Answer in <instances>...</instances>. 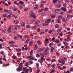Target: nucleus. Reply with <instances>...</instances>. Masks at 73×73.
Returning a JSON list of instances; mask_svg holds the SVG:
<instances>
[{
  "mask_svg": "<svg viewBox=\"0 0 73 73\" xmlns=\"http://www.w3.org/2000/svg\"><path fill=\"white\" fill-rule=\"evenodd\" d=\"M27 69V68L26 67H24L23 68V70L24 72H25V70H26Z\"/></svg>",
  "mask_w": 73,
  "mask_h": 73,
  "instance_id": "20",
  "label": "nucleus"
},
{
  "mask_svg": "<svg viewBox=\"0 0 73 73\" xmlns=\"http://www.w3.org/2000/svg\"><path fill=\"white\" fill-rule=\"evenodd\" d=\"M18 68H17V71L19 72H20V71H22V68H23V66H18Z\"/></svg>",
  "mask_w": 73,
  "mask_h": 73,
  "instance_id": "2",
  "label": "nucleus"
},
{
  "mask_svg": "<svg viewBox=\"0 0 73 73\" xmlns=\"http://www.w3.org/2000/svg\"><path fill=\"white\" fill-rule=\"evenodd\" d=\"M14 2L15 4H17V1H14Z\"/></svg>",
  "mask_w": 73,
  "mask_h": 73,
  "instance_id": "61",
  "label": "nucleus"
},
{
  "mask_svg": "<svg viewBox=\"0 0 73 73\" xmlns=\"http://www.w3.org/2000/svg\"><path fill=\"white\" fill-rule=\"evenodd\" d=\"M41 3L43 4H45V3H46V1H42Z\"/></svg>",
  "mask_w": 73,
  "mask_h": 73,
  "instance_id": "56",
  "label": "nucleus"
},
{
  "mask_svg": "<svg viewBox=\"0 0 73 73\" xmlns=\"http://www.w3.org/2000/svg\"><path fill=\"white\" fill-rule=\"evenodd\" d=\"M29 71L30 72H32V68L31 67H29Z\"/></svg>",
  "mask_w": 73,
  "mask_h": 73,
  "instance_id": "35",
  "label": "nucleus"
},
{
  "mask_svg": "<svg viewBox=\"0 0 73 73\" xmlns=\"http://www.w3.org/2000/svg\"><path fill=\"white\" fill-rule=\"evenodd\" d=\"M26 28H31V26L29 25H28L26 26Z\"/></svg>",
  "mask_w": 73,
  "mask_h": 73,
  "instance_id": "44",
  "label": "nucleus"
},
{
  "mask_svg": "<svg viewBox=\"0 0 73 73\" xmlns=\"http://www.w3.org/2000/svg\"><path fill=\"white\" fill-rule=\"evenodd\" d=\"M17 38H18V37H17V36H15L13 38L14 40H16V39H17Z\"/></svg>",
  "mask_w": 73,
  "mask_h": 73,
  "instance_id": "24",
  "label": "nucleus"
},
{
  "mask_svg": "<svg viewBox=\"0 0 73 73\" xmlns=\"http://www.w3.org/2000/svg\"><path fill=\"white\" fill-rule=\"evenodd\" d=\"M36 57H38V58L40 57V54H39L38 53L36 54Z\"/></svg>",
  "mask_w": 73,
  "mask_h": 73,
  "instance_id": "22",
  "label": "nucleus"
},
{
  "mask_svg": "<svg viewBox=\"0 0 73 73\" xmlns=\"http://www.w3.org/2000/svg\"><path fill=\"white\" fill-rule=\"evenodd\" d=\"M1 54H2V55H4V54H4V52L3 51H2V52H1Z\"/></svg>",
  "mask_w": 73,
  "mask_h": 73,
  "instance_id": "58",
  "label": "nucleus"
},
{
  "mask_svg": "<svg viewBox=\"0 0 73 73\" xmlns=\"http://www.w3.org/2000/svg\"><path fill=\"white\" fill-rule=\"evenodd\" d=\"M4 11L5 12H8V11L7 9H4Z\"/></svg>",
  "mask_w": 73,
  "mask_h": 73,
  "instance_id": "49",
  "label": "nucleus"
},
{
  "mask_svg": "<svg viewBox=\"0 0 73 73\" xmlns=\"http://www.w3.org/2000/svg\"><path fill=\"white\" fill-rule=\"evenodd\" d=\"M50 21H51V19H49L46 20V21L45 22V23L47 24H49L50 23Z\"/></svg>",
  "mask_w": 73,
  "mask_h": 73,
  "instance_id": "3",
  "label": "nucleus"
},
{
  "mask_svg": "<svg viewBox=\"0 0 73 73\" xmlns=\"http://www.w3.org/2000/svg\"><path fill=\"white\" fill-rule=\"evenodd\" d=\"M63 6L64 7H66V4L65 3H63Z\"/></svg>",
  "mask_w": 73,
  "mask_h": 73,
  "instance_id": "54",
  "label": "nucleus"
},
{
  "mask_svg": "<svg viewBox=\"0 0 73 73\" xmlns=\"http://www.w3.org/2000/svg\"><path fill=\"white\" fill-rule=\"evenodd\" d=\"M8 32L9 33H10L11 32V28H9L8 29Z\"/></svg>",
  "mask_w": 73,
  "mask_h": 73,
  "instance_id": "17",
  "label": "nucleus"
},
{
  "mask_svg": "<svg viewBox=\"0 0 73 73\" xmlns=\"http://www.w3.org/2000/svg\"><path fill=\"white\" fill-rule=\"evenodd\" d=\"M33 42L32 41H30L29 43V46H31L32 44H33Z\"/></svg>",
  "mask_w": 73,
  "mask_h": 73,
  "instance_id": "10",
  "label": "nucleus"
},
{
  "mask_svg": "<svg viewBox=\"0 0 73 73\" xmlns=\"http://www.w3.org/2000/svg\"><path fill=\"white\" fill-rule=\"evenodd\" d=\"M60 63H62V65H65V61L64 60H63L62 61H60Z\"/></svg>",
  "mask_w": 73,
  "mask_h": 73,
  "instance_id": "9",
  "label": "nucleus"
},
{
  "mask_svg": "<svg viewBox=\"0 0 73 73\" xmlns=\"http://www.w3.org/2000/svg\"><path fill=\"white\" fill-rule=\"evenodd\" d=\"M53 44V43L52 42V43H50L49 44V46H52Z\"/></svg>",
  "mask_w": 73,
  "mask_h": 73,
  "instance_id": "39",
  "label": "nucleus"
},
{
  "mask_svg": "<svg viewBox=\"0 0 73 73\" xmlns=\"http://www.w3.org/2000/svg\"><path fill=\"white\" fill-rule=\"evenodd\" d=\"M17 56H20L21 54V52L20 53H17Z\"/></svg>",
  "mask_w": 73,
  "mask_h": 73,
  "instance_id": "45",
  "label": "nucleus"
},
{
  "mask_svg": "<svg viewBox=\"0 0 73 73\" xmlns=\"http://www.w3.org/2000/svg\"><path fill=\"white\" fill-rule=\"evenodd\" d=\"M52 68L53 69H54V68H55V67H54V64H52Z\"/></svg>",
  "mask_w": 73,
  "mask_h": 73,
  "instance_id": "57",
  "label": "nucleus"
},
{
  "mask_svg": "<svg viewBox=\"0 0 73 73\" xmlns=\"http://www.w3.org/2000/svg\"><path fill=\"white\" fill-rule=\"evenodd\" d=\"M8 12H9V13L11 15H12V11H10Z\"/></svg>",
  "mask_w": 73,
  "mask_h": 73,
  "instance_id": "52",
  "label": "nucleus"
},
{
  "mask_svg": "<svg viewBox=\"0 0 73 73\" xmlns=\"http://www.w3.org/2000/svg\"><path fill=\"white\" fill-rule=\"evenodd\" d=\"M12 16L13 17H14V19H16L17 18V16L15 15L14 14L12 15Z\"/></svg>",
  "mask_w": 73,
  "mask_h": 73,
  "instance_id": "21",
  "label": "nucleus"
},
{
  "mask_svg": "<svg viewBox=\"0 0 73 73\" xmlns=\"http://www.w3.org/2000/svg\"><path fill=\"white\" fill-rule=\"evenodd\" d=\"M32 55H31L30 56H29L27 57V59H28V58H30L31 59V58H32Z\"/></svg>",
  "mask_w": 73,
  "mask_h": 73,
  "instance_id": "40",
  "label": "nucleus"
},
{
  "mask_svg": "<svg viewBox=\"0 0 73 73\" xmlns=\"http://www.w3.org/2000/svg\"><path fill=\"white\" fill-rule=\"evenodd\" d=\"M35 26H32V27H31V28H32L33 29H36V28H37V27H38V25H35Z\"/></svg>",
  "mask_w": 73,
  "mask_h": 73,
  "instance_id": "5",
  "label": "nucleus"
},
{
  "mask_svg": "<svg viewBox=\"0 0 73 73\" xmlns=\"http://www.w3.org/2000/svg\"><path fill=\"white\" fill-rule=\"evenodd\" d=\"M63 44L65 46H66L67 45H68V43L67 42L65 41L64 42H63Z\"/></svg>",
  "mask_w": 73,
  "mask_h": 73,
  "instance_id": "6",
  "label": "nucleus"
},
{
  "mask_svg": "<svg viewBox=\"0 0 73 73\" xmlns=\"http://www.w3.org/2000/svg\"><path fill=\"white\" fill-rule=\"evenodd\" d=\"M30 63V64L31 65H32V64L33 63V62L31 60L30 61H29Z\"/></svg>",
  "mask_w": 73,
  "mask_h": 73,
  "instance_id": "50",
  "label": "nucleus"
},
{
  "mask_svg": "<svg viewBox=\"0 0 73 73\" xmlns=\"http://www.w3.org/2000/svg\"><path fill=\"white\" fill-rule=\"evenodd\" d=\"M25 38H30V37L28 35H26L24 37Z\"/></svg>",
  "mask_w": 73,
  "mask_h": 73,
  "instance_id": "13",
  "label": "nucleus"
},
{
  "mask_svg": "<svg viewBox=\"0 0 73 73\" xmlns=\"http://www.w3.org/2000/svg\"><path fill=\"white\" fill-rule=\"evenodd\" d=\"M33 54V50H31V52L30 53V55H32Z\"/></svg>",
  "mask_w": 73,
  "mask_h": 73,
  "instance_id": "47",
  "label": "nucleus"
},
{
  "mask_svg": "<svg viewBox=\"0 0 73 73\" xmlns=\"http://www.w3.org/2000/svg\"><path fill=\"white\" fill-rule=\"evenodd\" d=\"M59 27V25H55V28H58Z\"/></svg>",
  "mask_w": 73,
  "mask_h": 73,
  "instance_id": "37",
  "label": "nucleus"
},
{
  "mask_svg": "<svg viewBox=\"0 0 73 73\" xmlns=\"http://www.w3.org/2000/svg\"><path fill=\"white\" fill-rule=\"evenodd\" d=\"M29 41H30V39L29 38L27 39V40L26 41L25 43H28V42H29Z\"/></svg>",
  "mask_w": 73,
  "mask_h": 73,
  "instance_id": "15",
  "label": "nucleus"
},
{
  "mask_svg": "<svg viewBox=\"0 0 73 73\" xmlns=\"http://www.w3.org/2000/svg\"><path fill=\"white\" fill-rule=\"evenodd\" d=\"M43 10H44V9H42L41 10H40L38 11V12L39 13H40V12H42Z\"/></svg>",
  "mask_w": 73,
  "mask_h": 73,
  "instance_id": "27",
  "label": "nucleus"
},
{
  "mask_svg": "<svg viewBox=\"0 0 73 73\" xmlns=\"http://www.w3.org/2000/svg\"><path fill=\"white\" fill-rule=\"evenodd\" d=\"M44 49V48H39L38 50V52H41V51H43Z\"/></svg>",
  "mask_w": 73,
  "mask_h": 73,
  "instance_id": "4",
  "label": "nucleus"
},
{
  "mask_svg": "<svg viewBox=\"0 0 73 73\" xmlns=\"http://www.w3.org/2000/svg\"><path fill=\"white\" fill-rule=\"evenodd\" d=\"M46 14H45L44 13H43V14H42V16H46Z\"/></svg>",
  "mask_w": 73,
  "mask_h": 73,
  "instance_id": "59",
  "label": "nucleus"
},
{
  "mask_svg": "<svg viewBox=\"0 0 73 73\" xmlns=\"http://www.w3.org/2000/svg\"><path fill=\"white\" fill-rule=\"evenodd\" d=\"M19 3L20 4H22V5H23V6H25V4H24V3L23 1H20L19 2Z\"/></svg>",
  "mask_w": 73,
  "mask_h": 73,
  "instance_id": "7",
  "label": "nucleus"
},
{
  "mask_svg": "<svg viewBox=\"0 0 73 73\" xmlns=\"http://www.w3.org/2000/svg\"><path fill=\"white\" fill-rule=\"evenodd\" d=\"M18 9L17 8H15L13 9V11H17L18 10Z\"/></svg>",
  "mask_w": 73,
  "mask_h": 73,
  "instance_id": "48",
  "label": "nucleus"
},
{
  "mask_svg": "<svg viewBox=\"0 0 73 73\" xmlns=\"http://www.w3.org/2000/svg\"><path fill=\"white\" fill-rule=\"evenodd\" d=\"M52 60L50 58H48V59H46V61H51V60Z\"/></svg>",
  "mask_w": 73,
  "mask_h": 73,
  "instance_id": "23",
  "label": "nucleus"
},
{
  "mask_svg": "<svg viewBox=\"0 0 73 73\" xmlns=\"http://www.w3.org/2000/svg\"><path fill=\"white\" fill-rule=\"evenodd\" d=\"M53 2L54 3H56V2H57V0H53Z\"/></svg>",
  "mask_w": 73,
  "mask_h": 73,
  "instance_id": "63",
  "label": "nucleus"
},
{
  "mask_svg": "<svg viewBox=\"0 0 73 73\" xmlns=\"http://www.w3.org/2000/svg\"><path fill=\"white\" fill-rule=\"evenodd\" d=\"M51 52H53L54 50V48L53 47H51Z\"/></svg>",
  "mask_w": 73,
  "mask_h": 73,
  "instance_id": "41",
  "label": "nucleus"
},
{
  "mask_svg": "<svg viewBox=\"0 0 73 73\" xmlns=\"http://www.w3.org/2000/svg\"><path fill=\"white\" fill-rule=\"evenodd\" d=\"M15 42L13 41H11L9 42V44H15Z\"/></svg>",
  "mask_w": 73,
  "mask_h": 73,
  "instance_id": "8",
  "label": "nucleus"
},
{
  "mask_svg": "<svg viewBox=\"0 0 73 73\" xmlns=\"http://www.w3.org/2000/svg\"><path fill=\"white\" fill-rule=\"evenodd\" d=\"M62 20L63 21H66V20H65V19L64 17L62 19Z\"/></svg>",
  "mask_w": 73,
  "mask_h": 73,
  "instance_id": "32",
  "label": "nucleus"
},
{
  "mask_svg": "<svg viewBox=\"0 0 73 73\" xmlns=\"http://www.w3.org/2000/svg\"><path fill=\"white\" fill-rule=\"evenodd\" d=\"M61 5L60 4L59 5H57L56 7H57V8H60V7H61Z\"/></svg>",
  "mask_w": 73,
  "mask_h": 73,
  "instance_id": "25",
  "label": "nucleus"
},
{
  "mask_svg": "<svg viewBox=\"0 0 73 73\" xmlns=\"http://www.w3.org/2000/svg\"><path fill=\"white\" fill-rule=\"evenodd\" d=\"M25 11H28V8H26L24 9Z\"/></svg>",
  "mask_w": 73,
  "mask_h": 73,
  "instance_id": "60",
  "label": "nucleus"
},
{
  "mask_svg": "<svg viewBox=\"0 0 73 73\" xmlns=\"http://www.w3.org/2000/svg\"><path fill=\"white\" fill-rule=\"evenodd\" d=\"M17 29V26H16V25L15 26V28L14 29V30H16V29Z\"/></svg>",
  "mask_w": 73,
  "mask_h": 73,
  "instance_id": "62",
  "label": "nucleus"
},
{
  "mask_svg": "<svg viewBox=\"0 0 73 73\" xmlns=\"http://www.w3.org/2000/svg\"><path fill=\"white\" fill-rule=\"evenodd\" d=\"M57 22H58V23H61V21L59 19H57L56 20Z\"/></svg>",
  "mask_w": 73,
  "mask_h": 73,
  "instance_id": "18",
  "label": "nucleus"
},
{
  "mask_svg": "<svg viewBox=\"0 0 73 73\" xmlns=\"http://www.w3.org/2000/svg\"><path fill=\"white\" fill-rule=\"evenodd\" d=\"M25 23L24 22H22L21 24L22 27H24V26H25Z\"/></svg>",
  "mask_w": 73,
  "mask_h": 73,
  "instance_id": "31",
  "label": "nucleus"
},
{
  "mask_svg": "<svg viewBox=\"0 0 73 73\" xmlns=\"http://www.w3.org/2000/svg\"><path fill=\"white\" fill-rule=\"evenodd\" d=\"M37 43H38V45H41V42H40V41H38Z\"/></svg>",
  "mask_w": 73,
  "mask_h": 73,
  "instance_id": "26",
  "label": "nucleus"
},
{
  "mask_svg": "<svg viewBox=\"0 0 73 73\" xmlns=\"http://www.w3.org/2000/svg\"><path fill=\"white\" fill-rule=\"evenodd\" d=\"M65 46L66 49H69V47L68 46V45Z\"/></svg>",
  "mask_w": 73,
  "mask_h": 73,
  "instance_id": "42",
  "label": "nucleus"
},
{
  "mask_svg": "<svg viewBox=\"0 0 73 73\" xmlns=\"http://www.w3.org/2000/svg\"><path fill=\"white\" fill-rule=\"evenodd\" d=\"M16 51L17 52H20V51H21V50L20 48L17 49L16 50Z\"/></svg>",
  "mask_w": 73,
  "mask_h": 73,
  "instance_id": "30",
  "label": "nucleus"
},
{
  "mask_svg": "<svg viewBox=\"0 0 73 73\" xmlns=\"http://www.w3.org/2000/svg\"><path fill=\"white\" fill-rule=\"evenodd\" d=\"M55 71V70L54 69H53L52 71H51V72H50V73H54Z\"/></svg>",
  "mask_w": 73,
  "mask_h": 73,
  "instance_id": "43",
  "label": "nucleus"
},
{
  "mask_svg": "<svg viewBox=\"0 0 73 73\" xmlns=\"http://www.w3.org/2000/svg\"><path fill=\"white\" fill-rule=\"evenodd\" d=\"M58 68L60 69V70H62V68H61V67L60 66H58Z\"/></svg>",
  "mask_w": 73,
  "mask_h": 73,
  "instance_id": "46",
  "label": "nucleus"
},
{
  "mask_svg": "<svg viewBox=\"0 0 73 73\" xmlns=\"http://www.w3.org/2000/svg\"><path fill=\"white\" fill-rule=\"evenodd\" d=\"M40 54L42 57H45V55H44V54L42 53H40Z\"/></svg>",
  "mask_w": 73,
  "mask_h": 73,
  "instance_id": "38",
  "label": "nucleus"
},
{
  "mask_svg": "<svg viewBox=\"0 0 73 73\" xmlns=\"http://www.w3.org/2000/svg\"><path fill=\"white\" fill-rule=\"evenodd\" d=\"M40 31H41V29H40L38 28L37 29V31L38 32H40Z\"/></svg>",
  "mask_w": 73,
  "mask_h": 73,
  "instance_id": "36",
  "label": "nucleus"
},
{
  "mask_svg": "<svg viewBox=\"0 0 73 73\" xmlns=\"http://www.w3.org/2000/svg\"><path fill=\"white\" fill-rule=\"evenodd\" d=\"M62 16H59V17H58V19H61L62 18Z\"/></svg>",
  "mask_w": 73,
  "mask_h": 73,
  "instance_id": "34",
  "label": "nucleus"
},
{
  "mask_svg": "<svg viewBox=\"0 0 73 73\" xmlns=\"http://www.w3.org/2000/svg\"><path fill=\"white\" fill-rule=\"evenodd\" d=\"M40 23V21H36L35 22V24H38V23Z\"/></svg>",
  "mask_w": 73,
  "mask_h": 73,
  "instance_id": "51",
  "label": "nucleus"
},
{
  "mask_svg": "<svg viewBox=\"0 0 73 73\" xmlns=\"http://www.w3.org/2000/svg\"><path fill=\"white\" fill-rule=\"evenodd\" d=\"M28 65H29V63H28V62H27L25 63V66H27V67L28 68L29 67V66H28Z\"/></svg>",
  "mask_w": 73,
  "mask_h": 73,
  "instance_id": "11",
  "label": "nucleus"
},
{
  "mask_svg": "<svg viewBox=\"0 0 73 73\" xmlns=\"http://www.w3.org/2000/svg\"><path fill=\"white\" fill-rule=\"evenodd\" d=\"M53 32V30H51L48 31L49 33L51 34Z\"/></svg>",
  "mask_w": 73,
  "mask_h": 73,
  "instance_id": "28",
  "label": "nucleus"
},
{
  "mask_svg": "<svg viewBox=\"0 0 73 73\" xmlns=\"http://www.w3.org/2000/svg\"><path fill=\"white\" fill-rule=\"evenodd\" d=\"M55 42L56 43H58V42H60V40L58 39H56L55 41Z\"/></svg>",
  "mask_w": 73,
  "mask_h": 73,
  "instance_id": "29",
  "label": "nucleus"
},
{
  "mask_svg": "<svg viewBox=\"0 0 73 73\" xmlns=\"http://www.w3.org/2000/svg\"><path fill=\"white\" fill-rule=\"evenodd\" d=\"M49 50V48L48 47H46L45 48V52H48Z\"/></svg>",
  "mask_w": 73,
  "mask_h": 73,
  "instance_id": "19",
  "label": "nucleus"
},
{
  "mask_svg": "<svg viewBox=\"0 0 73 73\" xmlns=\"http://www.w3.org/2000/svg\"><path fill=\"white\" fill-rule=\"evenodd\" d=\"M31 17H33L34 19H36V16H35V14L33 13V11H31Z\"/></svg>",
  "mask_w": 73,
  "mask_h": 73,
  "instance_id": "1",
  "label": "nucleus"
},
{
  "mask_svg": "<svg viewBox=\"0 0 73 73\" xmlns=\"http://www.w3.org/2000/svg\"><path fill=\"white\" fill-rule=\"evenodd\" d=\"M62 9L64 12H66V7H62Z\"/></svg>",
  "mask_w": 73,
  "mask_h": 73,
  "instance_id": "12",
  "label": "nucleus"
},
{
  "mask_svg": "<svg viewBox=\"0 0 73 73\" xmlns=\"http://www.w3.org/2000/svg\"><path fill=\"white\" fill-rule=\"evenodd\" d=\"M40 59L42 61H43V60H45V59H44V58H43V57H41Z\"/></svg>",
  "mask_w": 73,
  "mask_h": 73,
  "instance_id": "33",
  "label": "nucleus"
},
{
  "mask_svg": "<svg viewBox=\"0 0 73 73\" xmlns=\"http://www.w3.org/2000/svg\"><path fill=\"white\" fill-rule=\"evenodd\" d=\"M43 26H45V27H47V26H48V24H43Z\"/></svg>",
  "mask_w": 73,
  "mask_h": 73,
  "instance_id": "55",
  "label": "nucleus"
},
{
  "mask_svg": "<svg viewBox=\"0 0 73 73\" xmlns=\"http://www.w3.org/2000/svg\"><path fill=\"white\" fill-rule=\"evenodd\" d=\"M69 12L71 13H72V9L70 10Z\"/></svg>",
  "mask_w": 73,
  "mask_h": 73,
  "instance_id": "64",
  "label": "nucleus"
},
{
  "mask_svg": "<svg viewBox=\"0 0 73 73\" xmlns=\"http://www.w3.org/2000/svg\"><path fill=\"white\" fill-rule=\"evenodd\" d=\"M38 62H40L41 65H42V62H43V60H42L41 59H39L38 60Z\"/></svg>",
  "mask_w": 73,
  "mask_h": 73,
  "instance_id": "14",
  "label": "nucleus"
},
{
  "mask_svg": "<svg viewBox=\"0 0 73 73\" xmlns=\"http://www.w3.org/2000/svg\"><path fill=\"white\" fill-rule=\"evenodd\" d=\"M17 36H18V37H20V38H22L23 37L22 36L20 35H19V34L17 35Z\"/></svg>",
  "mask_w": 73,
  "mask_h": 73,
  "instance_id": "16",
  "label": "nucleus"
},
{
  "mask_svg": "<svg viewBox=\"0 0 73 73\" xmlns=\"http://www.w3.org/2000/svg\"><path fill=\"white\" fill-rule=\"evenodd\" d=\"M67 17L68 19H69V18H70V15L69 14H68L67 15Z\"/></svg>",
  "mask_w": 73,
  "mask_h": 73,
  "instance_id": "53",
  "label": "nucleus"
}]
</instances>
